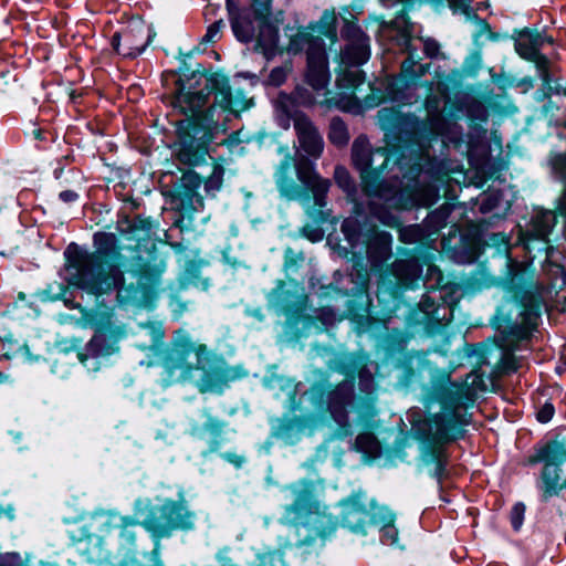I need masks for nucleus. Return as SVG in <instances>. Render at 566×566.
Wrapping results in <instances>:
<instances>
[{"label": "nucleus", "instance_id": "1", "mask_svg": "<svg viewBox=\"0 0 566 566\" xmlns=\"http://www.w3.org/2000/svg\"><path fill=\"white\" fill-rule=\"evenodd\" d=\"M96 250L88 252L71 244L64 252L67 281L71 285L99 295L117 290L120 301L148 297L159 284L166 269L163 259L153 256L126 264L113 233L94 235Z\"/></svg>", "mask_w": 566, "mask_h": 566}, {"label": "nucleus", "instance_id": "2", "mask_svg": "<svg viewBox=\"0 0 566 566\" xmlns=\"http://www.w3.org/2000/svg\"><path fill=\"white\" fill-rule=\"evenodd\" d=\"M287 50L292 53L306 50V82L317 93L324 92L325 98L319 104L352 114H361L378 106L384 99L381 92L371 86H369L370 93L364 98L357 96V92H361L360 86L365 82L364 73L357 69L344 70L339 73L336 91H328L327 85L331 77L324 42L318 35L314 36L311 32L298 31L292 36Z\"/></svg>", "mask_w": 566, "mask_h": 566}, {"label": "nucleus", "instance_id": "3", "mask_svg": "<svg viewBox=\"0 0 566 566\" xmlns=\"http://www.w3.org/2000/svg\"><path fill=\"white\" fill-rule=\"evenodd\" d=\"M205 91L190 92L181 90L175 98V105L185 114H190L185 129L179 134L176 144V157L185 165L196 166L206 160L208 145L212 142L218 124L200 116L210 93L214 92V102L223 109L241 111L249 107L234 99L229 81L224 75L214 73L207 78Z\"/></svg>", "mask_w": 566, "mask_h": 566}, {"label": "nucleus", "instance_id": "4", "mask_svg": "<svg viewBox=\"0 0 566 566\" xmlns=\"http://www.w3.org/2000/svg\"><path fill=\"white\" fill-rule=\"evenodd\" d=\"M352 158L354 165L360 171L361 185L365 193L370 198V212L385 226L399 228V218L389 209H410L417 205H427L426 200L416 195L408 193L397 185L385 182L381 171L389 161L388 150L370 148L366 136L357 137L352 146Z\"/></svg>", "mask_w": 566, "mask_h": 566}, {"label": "nucleus", "instance_id": "5", "mask_svg": "<svg viewBox=\"0 0 566 566\" xmlns=\"http://www.w3.org/2000/svg\"><path fill=\"white\" fill-rule=\"evenodd\" d=\"M279 153L284 155L275 171V184L281 196L298 201L310 216L323 218L322 208L326 206L331 181L322 178L314 165L305 159L296 165L286 146H280Z\"/></svg>", "mask_w": 566, "mask_h": 566}, {"label": "nucleus", "instance_id": "6", "mask_svg": "<svg viewBox=\"0 0 566 566\" xmlns=\"http://www.w3.org/2000/svg\"><path fill=\"white\" fill-rule=\"evenodd\" d=\"M458 422V413L452 411L427 418L413 428L422 444L420 469L438 481L446 475L447 455L442 446L455 438Z\"/></svg>", "mask_w": 566, "mask_h": 566}, {"label": "nucleus", "instance_id": "7", "mask_svg": "<svg viewBox=\"0 0 566 566\" xmlns=\"http://www.w3.org/2000/svg\"><path fill=\"white\" fill-rule=\"evenodd\" d=\"M212 357L206 344L195 339L187 331L178 329L163 363L161 382L165 387L192 382L203 364Z\"/></svg>", "mask_w": 566, "mask_h": 566}, {"label": "nucleus", "instance_id": "8", "mask_svg": "<svg viewBox=\"0 0 566 566\" xmlns=\"http://www.w3.org/2000/svg\"><path fill=\"white\" fill-rule=\"evenodd\" d=\"M428 122H420L416 117L406 115L395 107H384L377 113L378 125L388 133H408L421 138L431 136H443L446 123L439 109L437 98L427 99Z\"/></svg>", "mask_w": 566, "mask_h": 566}, {"label": "nucleus", "instance_id": "9", "mask_svg": "<svg viewBox=\"0 0 566 566\" xmlns=\"http://www.w3.org/2000/svg\"><path fill=\"white\" fill-rule=\"evenodd\" d=\"M196 514L188 509L185 500H165L161 505L149 506L140 525L156 539L168 537L176 530L190 531L195 527Z\"/></svg>", "mask_w": 566, "mask_h": 566}, {"label": "nucleus", "instance_id": "10", "mask_svg": "<svg viewBox=\"0 0 566 566\" xmlns=\"http://www.w3.org/2000/svg\"><path fill=\"white\" fill-rule=\"evenodd\" d=\"M537 461L544 463L537 489L542 500L548 501L566 491V441L554 439L548 441L537 453Z\"/></svg>", "mask_w": 566, "mask_h": 566}, {"label": "nucleus", "instance_id": "11", "mask_svg": "<svg viewBox=\"0 0 566 566\" xmlns=\"http://www.w3.org/2000/svg\"><path fill=\"white\" fill-rule=\"evenodd\" d=\"M506 275L504 283L511 290H527L535 292L528 300L525 297L522 300L524 307L523 315L525 321L531 322L533 318H537L541 313L542 301L541 294L544 289L543 284L535 280V268L532 262H515L509 261L506 263Z\"/></svg>", "mask_w": 566, "mask_h": 566}, {"label": "nucleus", "instance_id": "12", "mask_svg": "<svg viewBox=\"0 0 566 566\" xmlns=\"http://www.w3.org/2000/svg\"><path fill=\"white\" fill-rule=\"evenodd\" d=\"M340 524L353 533L365 535L367 528L374 524L375 515L380 505L374 500L368 501L364 491L354 492L340 502Z\"/></svg>", "mask_w": 566, "mask_h": 566}, {"label": "nucleus", "instance_id": "13", "mask_svg": "<svg viewBox=\"0 0 566 566\" xmlns=\"http://www.w3.org/2000/svg\"><path fill=\"white\" fill-rule=\"evenodd\" d=\"M247 373L241 367L229 366L223 360L210 361L203 364L199 376L195 377L192 384L201 394L221 395L230 385L244 377Z\"/></svg>", "mask_w": 566, "mask_h": 566}, {"label": "nucleus", "instance_id": "14", "mask_svg": "<svg viewBox=\"0 0 566 566\" xmlns=\"http://www.w3.org/2000/svg\"><path fill=\"white\" fill-rule=\"evenodd\" d=\"M290 492V497L293 503L286 505L284 514L281 518L284 524H300L310 523L307 513L317 509L318 504L315 502V484L310 480H300L284 488Z\"/></svg>", "mask_w": 566, "mask_h": 566}, {"label": "nucleus", "instance_id": "15", "mask_svg": "<svg viewBox=\"0 0 566 566\" xmlns=\"http://www.w3.org/2000/svg\"><path fill=\"white\" fill-rule=\"evenodd\" d=\"M149 28L143 23H134L123 33H115L112 40L113 49L125 57H136L150 43Z\"/></svg>", "mask_w": 566, "mask_h": 566}, {"label": "nucleus", "instance_id": "16", "mask_svg": "<svg viewBox=\"0 0 566 566\" xmlns=\"http://www.w3.org/2000/svg\"><path fill=\"white\" fill-rule=\"evenodd\" d=\"M343 34L347 44L340 53V62L346 65H360L367 62L370 56L369 38L352 22H346Z\"/></svg>", "mask_w": 566, "mask_h": 566}, {"label": "nucleus", "instance_id": "17", "mask_svg": "<svg viewBox=\"0 0 566 566\" xmlns=\"http://www.w3.org/2000/svg\"><path fill=\"white\" fill-rule=\"evenodd\" d=\"M202 416L206 419L205 423L199 424L197 422H192L189 429V434L198 440H205L208 434L211 437L208 441L209 449L202 452V455L207 457L209 453L220 450L221 444L224 441L222 434L228 423L224 420L212 416L209 409H203Z\"/></svg>", "mask_w": 566, "mask_h": 566}, {"label": "nucleus", "instance_id": "18", "mask_svg": "<svg viewBox=\"0 0 566 566\" xmlns=\"http://www.w3.org/2000/svg\"><path fill=\"white\" fill-rule=\"evenodd\" d=\"M118 347L104 334H96L87 344L85 352L78 354V359L88 371H97Z\"/></svg>", "mask_w": 566, "mask_h": 566}, {"label": "nucleus", "instance_id": "19", "mask_svg": "<svg viewBox=\"0 0 566 566\" xmlns=\"http://www.w3.org/2000/svg\"><path fill=\"white\" fill-rule=\"evenodd\" d=\"M353 397L354 385L349 381L342 382L328 395V410L334 420L343 429V431L338 433L339 438L352 433L348 429L346 408L352 403Z\"/></svg>", "mask_w": 566, "mask_h": 566}, {"label": "nucleus", "instance_id": "20", "mask_svg": "<svg viewBox=\"0 0 566 566\" xmlns=\"http://www.w3.org/2000/svg\"><path fill=\"white\" fill-rule=\"evenodd\" d=\"M294 129L301 148L310 156L318 158L324 149V140L307 116H296Z\"/></svg>", "mask_w": 566, "mask_h": 566}, {"label": "nucleus", "instance_id": "21", "mask_svg": "<svg viewBox=\"0 0 566 566\" xmlns=\"http://www.w3.org/2000/svg\"><path fill=\"white\" fill-rule=\"evenodd\" d=\"M274 117L276 123L283 129H289L291 120L295 123L296 116H305L304 114L297 113L300 106L295 97L285 93H280L273 102Z\"/></svg>", "mask_w": 566, "mask_h": 566}, {"label": "nucleus", "instance_id": "22", "mask_svg": "<svg viewBox=\"0 0 566 566\" xmlns=\"http://www.w3.org/2000/svg\"><path fill=\"white\" fill-rule=\"evenodd\" d=\"M232 31L241 42H250L255 34L254 25L248 13L239 12L232 0H227Z\"/></svg>", "mask_w": 566, "mask_h": 566}, {"label": "nucleus", "instance_id": "23", "mask_svg": "<svg viewBox=\"0 0 566 566\" xmlns=\"http://www.w3.org/2000/svg\"><path fill=\"white\" fill-rule=\"evenodd\" d=\"M546 41L549 40L541 32L526 31L523 32L515 42V50L517 54L525 60L535 59L537 54L541 53L539 49Z\"/></svg>", "mask_w": 566, "mask_h": 566}, {"label": "nucleus", "instance_id": "24", "mask_svg": "<svg viewBox=\"0 0 566 566\" xmlns=\"http://www.w3.org/2000/svg\"><path fill=\"white\" fill-rule=\"evenodd\" d=\"M557 217L553 210H538L532 218L530 234L535 239L548 241V237L556 226Z\"/></svg>", "mask_w": 566, "mask_h": 566}, {"label": "nucleus", "instance_id": "25", "mask_svg": "<svg viewBox=\"0 0 566 566\" xmlns=\"http://www.w3.org/2000/svg\"><path fill=\"white\" fill-rule=\"evenodd\" d=\"M375 525L380 526L381 542L384 544L397 546L398 545V531L394 525L395 514L386 506L377 510L375 515Z\"/></svg>", "mask_w": 566, "mask_h": 566}, {"label": "nucleus", "instance_id": "26", "mask_svg": "<svg viewBox=\"0 0 566 566\" xmlns=\"http://www.w3.org/2000/svg\"><path fill=\"white\" fill-rule=\"evenodd\" d=\"M259 20V33L256 35L258 46L262 49L264 54H272L279 42V32L277 29L268 22L265 15H258Z\"/></svg>", "mask_w": 566, "mask_h": 566}, {"label": "nucleus", "instance_id": "27", "mask_svg": "<svg viewBox=\"0 0 566 566\" xmlns=\"http://www.w3.org/2000/svg\"><path fill=\"white\" fill-rule=\"evenodd\" d=\"M552 165L554 171L564 185V190L556 201V210L566 219V153L554 156Z\"/></svg>", "mask_w": 566, "mask_h": 566}, {"label": "nucleus", "instance_id": "28", "mask_svg": "<svg viewBox=\"0 0 566 566\" xmlns=\"http://www.w3.org/2000/svg\"><path fill=\"white\" fill-rule=\"evenodd\" d=\"M452 387L453 390L451 391L449 398L443 402L442 411L436 413L434 416H441L444 412L455 411L459 417V422L457 423L458 427L462 422L460 409L464 406L463 395L468 396V392H464L465 388L463 386L453 385Z\"/></svg>", "mask_w": 566, "mask_h": 566}, {"label": "nucleus", "instance_id": "29", "mask_svg": "<svg viewBox=\"0 0 566 566\" xmlns=\"http://www.w3.org/2000/svg\"><path fill=\"white\" fill-rule=\"evenodd\" d=\"M329 140L336 146H344L349 140L345 123L340 118H333L329 125Z\"/></svg>", "mask_w": 566, "mask_h": 566}, {"label": "nucleus", "instance_id": "30", "mask_svg": "<svg viewBox=\"0 0 566 566\" xmlns=\"http://www.w3.org/2000/svg\"><path fill=\"white\" fill-rule=\"evenodd\" d=\"M336 21L337 17L334 10L324 11L316 32L329 38L332 41L336 39Z\"/></svg>", "mask_w": 566, "mask_h": 566}, {"label": "nucleus", "instance_id": "31", "mask_svg": "<svg viewBox=\"0 0 566 566\" xmlns=\"http://www.w3.org/2000/svg\"><path fill=\"white\" fill-rule=\"evenodd\" d=\"M224 169L220 165H213L210 175L205 179L203 186L208 193H213L221 189L223 182Z\"/></svg>", "mask_w": 566, "mask_h": 566}, {"label": "nucleus", "instance_id": "32", "mask_svg": "<svg viewBox=\"0 0 566 566\" xmlns=\"http://www.w3.org/2000/svg\"><path fill=\"white\" fill-rule=\"evenodd\" d=\"M334 178L336 184L345 191L348 196H353L355 191V185L350 178L349 172L346 168L337 166L334 171Z\"/></svg>", "mask_w": 566, "mask_h": 566}, {"label": "nucleus", "instance_id": "33", "mask_svg": "<svg viewBox=\"0 0 566 566\" xmlns=\"http://www.w3.org/2000/svg\"><path fill=\"white\" fill-rule=\"evenodd\" d=\"M429 65L418 64L412 56L407 57L401 65L406 77H421L428 72Z\"/></svg>", "mask_w": 566, "mask_h": 566}, {"label": "nucleus", "instance_id": "34", "mask_svg": "<svg viewBox=\"0 0 566 566\" xmlns=\"http://www.w3.org/2000/svg\"><path fill=\"white\" fill-rule=\"evenodd\" d=\"M342 232L352 249H355L359 239L358 223L354 219H346L342 224Z\"/></svg>", "mask_w": 566, "mask_h": 566}, {"label": "nucleus", "instance_id": "35", "mask_svg": "<svg viewBox=\"0 0 566 566\" xmlns=\"http://www.w3.org/2000/svg\"><path fill=\"white\" fill-rule=\"evenodd\" d=\"M527 61L533 62L535 64L544 85L552 90L551 77L548 72L549 61L547 60V57L538 53L535 59H527Z\"/></svg>", "mask_w": 566, "mask_h": 566}, {"label": "nucleus", "instance_id": "36", "mask_svg": "<svg viewBox=\"0 0 566 566\" xmlns=\"http://www.w3.org/2000/svg\"><path fill=\"white\" fill-rule=\"evenodd\" d=\"M316 535L325 539L335 532L336 524L328 516H318L314 522Z\"/></svg>", "mask_w": 566, "mask_h": 566}, {"label": "nucleus", "instance_id": "37", "mask_svg": "<svg viewBox=\"0 0 566 566\" xmlns=\"http://www.w3.org/2000/svg\"><path fill=\"white\" fill-rule=\"evenodd\" d=\"M400 239L405 243H415L422 239L423 233L419 226H409L399 230Z\"/></svg>", "mask_w": 566, "mask_h": 566}, {"label": "nucleus", "instance_id": "38", "mask_svg": "<svg viewBox=\"0 0 566 566\" xmlns=\"http://www.w3.org/2000/svg\"><path fill=\"white\" fill-rule=\"evenodd\" d=\"M449 6L454 12L463 13L468 19L478 18L471 8V0H449Z\"/></svg>", "mask_w": 566, "mask_h": 566}, {"label": "nucleus", "instance_id": "39", "mask_svg": "<svg viewBox=\"0 0 566 566\" xmlns=\"http://www.w3.org/2000/svg\"><path fill=\"white\" fill-rule=\"evenodd\" d=\"M525 505L523 503H516L510 514L512 526L515 531H518L524 522Z\"/></svg>", "mask_w": 566, "mask_h": 566}, {"label": "nucleus", "instance_id": "40", "mask_svg": "<svg viewBox=\"0 0 566 566\" xmlns=\"http://www.w3.org/2000/svg\"><path fill=\"white\" fill-rule=\"evenodd\" d=\"M293 96L295 97L300 106H312L313 104L316 103V98L314 97V95L307 88L304 87H296L293 93Z\"/></svg>", "mask_w": 566, "mask_h": 566}, {"label": "nucleus", "instance_id": "41", "mask_svg": "<svg viewBox=\"0 0 566 566\" xmlns=\"http://www.w3.org/2000/svg\"><path fill=\"white\" fill-rule=\"evenodd\" d=\"M181 182L186 188L196 192L203 184L202 178L195 171H187L182 175Z\"/></svg>", "mask_w": 566, "mask_h": 566}, {"label": "nucleus", "instance_id": "42", "mask_svg": "<svg viewBox=\"0 0 566 566\" xmlns=\"http://www.w3.org/2000/svg\"><path fill=\"white\" fill-rule=\"evenodd\" d=\"M136 524L138 523L135 520L127 516H109V522L107 523V525L112 527L120 528L122 534H124L127 527L134 526Z\"/></svg>", "mask_w": 566, "mask_h": 566}, {"label": "nucleus", "instance_id": "43", "mask_svg": "<svg viewBox=\"0 0 566 566\" xmlns=\"http://www.w3.org/2000/svg\"><path fill=\"white\" fill-rule=\"evenodd\" d=\"M287 72L289 70L285 66L274 67L269 75V83L274 86H280L285 82Z\"/></svg>", "mask_w": 566, "mask_h": 566}, {"label": "nucleus", "instance_id": "44", "mask_svg": "<svg viewBox=\"0 0 566 566\" xmlns=\"http://www.w3.org/2000/svg\"><path fill=\"white\" fill-rule=\"evenodd\" d=\"M259 560L258 566H282L281 555L274 552L259 555Z\"/></svg>", "mask_w": 566, "mask_h": 566}, {"label": "nucleus", "instance_id": "45", "mask_svg": "<svg viewBox=\"0 0 566 566\" xmlns=\"http://www.w3.org/2000/svg\"><path fill=\"white\" fill-rule=\"evenodd\" d=\"M223 27V20L213 22L211 25H209L207 33L202 38V42H213L219 36V33Z\"/></svg>", "mask_w": 566, "mask_h": 566}, {"label": "nucleus", "instance_id": "46", "mask_svg": "<svg viewBox=\"0 0 566 566\" xmlns=\"http://www.w3.org/2000/svg\"><path fill=\"white\" fill-rule=\"evenodd\" d=\"M501 368L505 373H514L518 369V363L514 355L505 354L501 360Z\"/></svg>", "mask_w": 566, "mask_h": 566}, {"label": "nucleus", "instance_id": "47", "mask_svg": "<svg viewBox=\"0 0 566 566\" xmlns=\"http://www.w3.org/2000/svg\"><path fill=\"white\" fill-rule=\"evenodd\" d=\"M554 406L549 402H546L538 411H537V420L539 422L546 423L554 416Z\"/></svg>", "mask_w": 566, "mask_h": 566}, {"label": "nucleus", "instance_id": "48", "mask_svg": "<svg viewBox=\"0 0 566 566\" xmlns=\"http://www.w3.org/2000/svg\"><path fill=\"white\" fill-rule=\"evenodd\" d=\"M221 458L238 469L245 463V457L235 452L221 453Z\"/></svg>", "mask_w": 566, "mask_h": 566}, {"label": "nucleus", "instance_id": "49", "mask_svg": "<svg viewBox=\"0 0 566 566\" xmlns=\"http://www.w3.org/2000/svg\"><path fill=\"white\" fill-rule=\"evenodd\" d=\"M0 566H21V557L17 553L0 555Z\"/></svg>", "mask_w": 566, "mask_h": 566}, {"label": "nucleus", "instance_id": "50", "mask_svg": "<svg viewBox=\"0 0 566 566\" xmlns=\"http://www.w3.org/2000/svg\"><path fill=\"white\" fill-rule=\"evenodd\" d=\"M424 52L429 56H436L439 52V44L433 40H427L424 42Z\"/></svg>", "mask_w": 566, "mask_h": 566}, {"label": "nucleus", "instance_id": "51", "mask_svg": "<svg viewBox=\"0 0 566 566\" xmlns=\"http://www.w3.org/2000/svg\"><path fill=\"white\" fill-rule=\"evenodd\" d=\"M60 199L66 203H71L77 200L78 195L73 190H64L59 195Z\"/></svg>", "mask_w": 566, "mask_h": 566}, {"label": "nucleus", "instance_id": "52", "mask_svg": "<svg viewBox=\"0 0 566 566\" xmlns=\"http://www.w3.org/2000/svg\"><path fill=\"white\" fill-rule=\"evenodd\" d=\"M304 232L306 234V237L311 240V241H318L323 238V232L321 230H314L313 232L308 233L307 232V227L304 228Z\"/></svg>", "mask_w": 566, "mask_h": 566}, {"label": "nucleus", "instance_id": "53", "mask_svg": "<svg viewBox=\"0 0 566 566\" xmlns=\"http://www.w3.org/2000/svg\"><path fill=\"white\" fill-rule=\"evenodd\" d=\"M554 91H555V93H557V94H564V95H566V86L564 87V86L558 85V86L554 87Z\"/></svg>", "mask_w": 566, "mask_h": 566}, {"label": "nucleus", "instance_id": "54", "mask_svg": "<svg viewBox=\"0 0 566 566\" xmlns=\"http://www.w3.org/2000/svg\"><path fill=\"white\" fill-rule=\"evenodd\" d=\"M153 333L155 334V340L156 342L161 340V338L164 336L163 332L153 329Z\"/></svg>", "mask_w": 566, "mask_h": 566}, {"label": "nucleus", "instance_id": "55", "mask_svg": "<svg viewBox=\"0 0 566 566\" xmlns=\"http://www.w3.org/2000/svg\"><path fill=\"white\" fill-rule=\"evenodd\" d=\"M7 380H8V376L2 374V373H0V384L6 382Z\"/></svg>", "mask_w": 566, "mask_h": 566}, {"label": "nucleus", "instance_id": "56", "mask_svg": "<svg viewBox=\"0 0 566 566\" xmlns=\"http://www.w3.org/2000/svg\"><path fill=\"white\" fill-rule=\"evenodd\" d=\"M153 554H154L156 557H159L160 552H159V547H158V546L153 551Z\"/></svg>", "mask_w": 566, "mask_h": 566}, {"label": "nucleus", "instance_id": "57", "mask_svg": "<svg viewBox=\"0 0 566 566\" xmlns=\"http://www.w3.org/2000/svg\"><path fill=\"white\" fill-rule=\"evenodd\" d=\"M138 348L142 350H147V349H150L151 347L146 346V345H139Z\"/></svg>", "mask_w": 566, "mask_h": 566}, {"label": "nucleus", "instance_id": "58", "mask_svg": "<svg viewBox=\"0 0 566 566\" xmlns=\"http://www.w3.org/2000/svg\"><path fill=\"white\" fill-rule=\"evenodd\" d=\"M154 566H164L163 562L158 560Z\"/></svg>", "mask_w": 566, "mask_h": 566}, {"label": "nucleus", "instance_id": "59", "mask_svg": "<svg viewBox=\"0 0 566 566\" xmlns=\"http://www.w3.org/2000/svg\"><path fill=\"white\" fill-rule=\"evenodd\" d=\"M401 19H403V17H401ZM399 22H400V18H396L395 23L399 24Z\"/></svg>", "mask_w": 566, "mask_h": 566}, {"label": "nucleus", "instance_id": "60", "mask_svg": "<svg viewBox=\"0 0 566 566\" xmlns=\"http://www.w3.org/2000/svg\"><path fill=\"white\" fill-rule=\"evenodd\" d=\"M191 56V52L185 54V57H190Z\"/></svg>", "mask_w": 566, "mask_h": 566}, {"label": "nucleus", "instance_id": "61", "mask_svg": "<svg viewBox=\"0 0 566 566\" xmlns=\"http://www.w3.org/2000/svg\"><path fill=\"white\" fill-rule=\"evenodd\" d=\"M361 439H363V437H361V436H359V437L357 438V441H358V442H360V441H361Z\"/></svg>", "mask_w": 566, "mask_h": 566}]
</instances>
